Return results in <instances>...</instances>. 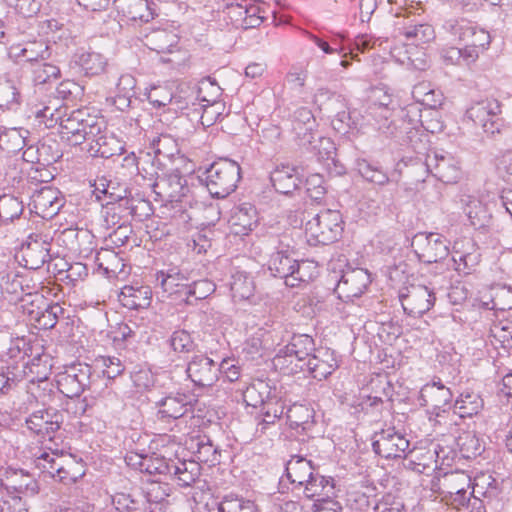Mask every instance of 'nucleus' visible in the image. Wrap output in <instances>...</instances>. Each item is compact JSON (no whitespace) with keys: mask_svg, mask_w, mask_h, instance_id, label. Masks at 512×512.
<instances>
[{"mask_svg":"<svg viewBox=\"0 0 512 512\" xmlns=\"http://www.w3.org/2000/svg\"><path fill=\"white\" fill-rule=\"evenodd\" d=\"M284 392L270 381L257 379L244 391L243 398L248 406L260 407V422L257 431L265 433L268 425L274 424L284 413L286 399Z\"/></svg>","mask_w":512,"mask_h":512,"instance_id":"nucleus-1","label":"nucleus"},{"mask_svg":"<svg viewBox=\"0 0 512 512\" xmlns=\"http://www.w3.org/2000/svg\"><path fill=\"white\" fill-rule=\"evenodd\" d=\"M48 451L42 452L35 459L36 467L51 478L65 485L75 483L85 475L84 466L77 462L70 454H65L47 447Z\"/></svg>","mask_w":512,"mask_h":512,"instance_id":"nucleus-2","label":"nucleus"},{"mask_svg":"<svg viewBox=\"0 0 512 512\" xmlns=\"http://www.w3.org/2000/svg\"><path fill=\"white\" fill-rule=\"evenodd\" d=\"M60 134L71 145H80L95 138L104 128V120L88 109H77L60 119Z\"/></svg>","mask_w":512,"mask_h":512,"instance_id":"nucleus-3","label":"nucleus"},{"mask_svg":"<svg viewBox=\"0 0 512 512\" xmlns=\"http://www.w3.org/2000/svg\"><path fill=\"white\" fill-rule=\"evenodd\" d=\"M447 29L463 45L464 63L467 65L475 63L490 46V34L466 20L451 21Z\"/></svg>","mask_w":512,"mask_h":512,"instance_id":"nucleus-4","label":"nucleus"},{"mask_svg":"<svg viewBox=\"0 0 512 512\" xmlns=\"http://www.w3.org/2000/svg\"><path fill=\"white\" fill-rule=\"evenodd\" d=\"M343 231L342 215L337 210L320 211L305 224V237L309 245H328L335 242Z\"/></svg>","mask_w":512,"mask_h":512,"instance_id":"nucleus-5","label":"nucleus"},{"mask_svg":"<svg viewBox=\"0 0 512 512\" xmlns=\"http://www.w3.org/2000/svg\"><path fill=\"white\" fill-rule=\"evenodd\" d=\"M314 340L306 334L294 335L290 342L275 355L273 365L276 369L287 373H297L305 368L306 362L315 351Z\"/></svg>","mask_w":512,"mask_h":512,"instance_id":"nucleus-6","label":"nucleus"},{"mask_svg":"<svg viewBox=\"0 0 512 512\" xmlns=\"http://www.w3.org/2000/svg\"><path fill=\"white\" fill-rule=\"evenodd\" d=\"M240 166L230 159L213 162L205 172V185L212 197L225 198L232 193L241 178Z\"/></svg>","mask_w":512,"mask_h":512,"instance_id":"nucleus-7","label":"nucleus"},{"mask_svg":"<svg viewBox=\"0 0 512 512\" xmlns=\"http://www.w3.org/2000/svg\"><path fill=\"white\" fill-rule=\"evenodd\" d=\"M411 11L408 8L396 15V36L403 37L406 45L425 48L436 39L434 27L429 23H414L410 19Z\"/></svg>","mask_w":512,"mask_h":512,"instance_id":"nucleus-8","label":"nucleus"},{"mask_svg":"<svg viewBox=\"0 0 512 512\" xmlns=\"http://www.w3.org/2000/svg\"><path fill=\"white\" fill-rule=\"evenodd\" d=\"M412 248L424 263H436L449 253L447 240L438 233H417L412 239Z\"/></svg>","mask_w":512,"mask_h":512,"instance_id":"nucleus-9","label":"nucleus"},{"mask_svg":"<svg viewBox=\"0 0 512 512\" xmlns=\"http://www.w3.org/2000/svg\"><path fill=\"white\" fill-rule=\"evenodd\" d=\"M500 103L494 98L480 100L471 105L467 110V116L475 125L480 126L489 135L500 131Z\"/></svg>","mask_w":512,"mask_h":512,"instance_id":"nucleus-10","label":"nucleus"},{"mask_svg":"<svg viewBox=\"0 0 512 512\" xmlns=\"http://www.w3.org/2000/svg\"><path fill=\"white\" fill-rule=\"evenodd\" d=\"M399 298L404 311L414 317L429 311L435 301L433 291L425 285L410 284L400 291Z\"/></svg>","mask_w":512,"mask_h":512,"instance_id":"nucleus-11","label":"nucleus"},{"mask_svg":"<svg viewBox=\"0 0 512 512\" xmlns=\"http://www.w3.org/2000/svg\"><path fill=\"white\" fill-rule=\"evenodd\" d=\"M50 246L51 243L47 236L41 234L29 235L19 252L24 267L31 270L41 268L51 259Z\"/></svg>","mask_w":512,"mask_h":512,"instance_id":"nucleus-12","label":"nucleus"},{"mask_svg":"<svg viewBox=\"0 0 512 512\" xmlns=\"http://www.w3.org/2000/svg\"><path fill=\"white\" fill-rule=\"evenodd\" d=\"M90 375L91 368L88 365H73L57 375V387L66 397H77L90 384Z\"/></svg>","mask_w":512,"mask_h":512,"instance_id":"nucleus-13","label":"nucleus"},{"mask_svg":"<svg viewBox=\"0 0 512 512\" xmlns=\"http://www.w3.org/2000/svg\"><path fill=\"white\" fill-rule=\"evenodd\" d=\"M371 282L370 274L363 268H349L343 271L335 292L339 299L351 301L360 297Z\"/></svg>","mask_w":512,"mask_h":512,"instance_id":"nucleus-14","label":"nucleus"},{"mask_svg":"<svg viewBox=\"0 0 512 512\" xmlns=\"http://www.w3.org/2000/svg\"><path fill=\"white\" fill-rule=\"evenodd\" d=\"M373 449L384 458H400L409 449V441L394 428H388L375 435Z\"/></svg>","mask_w":512,"mask_h":512,"instance_id":"nucleus-15","label":"nucleus"},{"mask_svg":"<svg viewBox=\"0 0 512 512\" xmlns=\"http://www.w3.org/2000/svg\"><path fill=\"white\" fill-rule=\"evenodd\" d=\"M186 373L191 381L201 387H211L219 377L218 365L205 355H196L189 362Z\"/></svg>","mask_w":512,"mask_h":512,"instance_id":"nucleus-16","label":"nucleus"},{"mask_svg":"<svg viewBox=\"0 0 512 512\" xmlns=\"http://www.w3.org/2000/svg\"><path fill=\"white\" fill-rule=\"evenodd\" d=\"M0 287L2 294L10 302L17 303L29 291L43 290L41 283L32 279L29 273H9L2 278Z\"/></svg>","mask_w":512,"mask_h":512,"instance_id":"nucleus-17","label":"nucleus"},{"mask_svg":"<svg viewBox=\"0 0 512 512\" xmlns=\"http://www.w3.org/2000/svg\"><path fill=\"white\" fill-rule=\"evenodd\" d=\"M31 211L42 218H52L63 205L60 192L51 186H43L35 191L29 203Z\"/></svg>","mask_w":512,"mask_h":512,"instance_id":"nucleus-18","label":"nucleus"},{"mask_svg":"<svg viewBox=\"0 0 512 512\" xmlns=\"http://www.w3.org/2000/svg\"><path fill=\"white\" fill-rule=\"evenodd\" d=\"M155 194L166 202H179L189 192L186 180L178 173L172 172L156 180L153 185Z\"/></svg>","mask_w":512,"mask_h":512,"instance_id":"nucleus-19","label":"nucleus"},{"mask_svg":"<svg viewBox=\"0 0 512 512\" xmlns=\"http://www.w3.org/2000/svg\"><path fill=\"white\" fill-rule=\"evenodd\" d=\"M258 223L256 208L250 203L235 206L228 219L230 231L235 235H247Z\"/></svg>","mask_w":512,"mask_h":512,"instance_id":"nucleus-20","label":"nucleus"},{"mask_svg":"<svg viewBox=\"0 0 512 512\" xmlns=\"http://www.w3.org/2000/svg\"><path fill=\"white\" fill-rule=\"evenodd\" d=\"M426 166L437 178L445 183H454L460 177L457 161L450 155H442L437 152L428 154Z\"/></svg>","mask_w":512,"mask_h":512,"instance_id":"nucleus-21","label":"nucleus"},{"mask_svg":"<svg viewBox=\"0 0 512 512\" xmlns=\"http://www.w3.org/2000/svg\"><path fill=\"white\" fill-rule=\"evenodd\" d=\"M61 416L49 410H40L32 413L26 420L29 430L35 434L41 435L42 438H48L52 441L53 434L60 428Z\"/></svg>","mask_w":512,"mask_h":512,"instance_id":"nucleus-22","label":"nucleus"},{"mask_svg":"<svg viewBox=\"0 0 512 512\" xmlns=\"http://www.w3.org/2000/svg\"><path fill=\"white\" fill-rule=\"evenodd\" d=\"M305 367L313 378L326 379L338 367L334 351L328 348L315 350V353L308 358Z\"/></svg>","mask_w":512,"mask_h":512,"instance_id":"nucleus-23","label":"nucleus"},{"mask_svg":"<svg viewBox=\"0 0 512 512\" xmlns=\"http://www.w3.org/2000/svg\"><path fill=\"white\" fill-rule=\"evenodd\" d=\"M9 55L16 61H25L33 67L36 63L50 56L49 47L43 41H29L24 44L12 45Z\"/></svg>","mask_w":512,"mask_h":512,"instance_id":"nucleus-24","label":"nucleus"},{"mask_svg":"<svg viewBox=\"0 0 512 512\" xmlns=\"http://www.w3.org/2000/svg\"><path fill=\"white\" fill-rule=\"evenodd\" d=\"M452 393L440 381L425 384L420 390L419 401L422 406L431 407L434 410L444 409L449 405Z\"/></svg>","mask_w":512,"mask_h":512,"instance_id":"nucleus-25","label":"nucleus"},{"mask_svg":"<svg viewBox=\"0 0 512 512\" xmlns=\"http://www.w3.org/2000/svg\"><path fill=\"white\" fill-rule=\"evenodd\" d=\"M156 281L165 294L176 296V298L184 301L188 285L187 278L177 269L171 268L167 271L157 272Z\"/></svg>","mask_w":512,"mask_h":512,"instance_id":"nucleus-26","label":"nucleus"},{"mask_svg":"<svg viewBox=\"0 0 512 512\" xmlns=\"http://www.w3.org/2000/svg\"><path fill=\"white\" fill-rule=\"evenodd\" d=\"M89 152L92 156L110 158L114 155H121L124 147L121 141L113 134L108 133L105 127L94 138H91Z\"/></svg>","mask_w":512,"mask_h":512,"instance_id":"nucleus-27","label":"nucleus"},{"mask_svg":"<svg viewBox=\"0 0 512 512\" xmlns=\"http://www.w3.org/2000/svg\"><path fill=\"white\" fill-rule=\"evenodd\" d=\"M462 203L464 212L473 227L481 229L490 224L492 214L487 203L471 195L463 197Z\"/></svg>","mask_w":512,"mask_h":512,"instance_id":"nucleus-28","label":"nucleus"},{"mask_svg":"<svg viewBox=\"0 0 512 512\" xmlns=\"http://www.w3.org/2000/svg\"><path fill=\"white\" fill-rule=\"evenodd\" d=\"M254 10V6L247 7L241 3H231L227 5L225 13L232 26L240 29H249L259 26L263 20V17L247 16V13Z\"/></svg>","mask_w":512,"mask_h":512,"instance_id":"nucleus-29","label":"nucleus"},{"mask_svg":"<svg viewBox=\"0 0 512 512\" xmlns=\"http://www.w3.org/2000/svg\"><path fill=\"white\" fill-rule=\"evenodd\" d=\"M315 472L312 462L301 456H292L286 464L287 478L298 487H303Z\"/></svg>","mask_w":512,"mask_h":512,"instance_id":"nucleus-30","label":"nucleus"},{"mask_svg":"<svg viewBox=\"0 0 512 512\" xmlns=\"http://www.w3.org/2000/svg\"><path fill=\"white\" fill-rule=\"evenodd\" d=\"M274 188L283 194H288L298 187L299 173L293 166L281 164L277 166L270 176Z\"/></svg>","mask_w":512,"mask_h":512,"instance_id":"nucleus-31","label":"nucleus"},{"mask_svg":"<svg viewBox=\"0 0 512 512\" xmlns=\"http://www.w3.org/2000/svg\"><path fill=\"white\" fill-rule=\"evenodd\" d=\"M412 97L417 103L432 110L439 108L444 101L442 91L429 81H421L415 84L412 88Z\"/></svg>","mask_w":512,"mask_h":512,"instance_id":"nucleus-32","label":"nucleus"},{"mask_svg":"<svg viewBox=\"0 0 512 512\" xmlns=\"http://www.w3.org/2000/svg\"><path fill=\"white\" fill-rule=\"evenodd\" d=\"M189 405V396L182 393L170 395L159 402L158 414L163 419H178L187 412Z\"/></svg>","mask_w":512,"mask_h":512,"instance_id":"nucleus-33","label":"nucleus"},{"mask_svg":"<svg viewBox=\"0 0 512 512\" xmlns=\"http://www.w3.org/2000/svg\"><path fill=\"white\" fill-rule=\"evenodd\" d=\"M438 482L439 490L445 497H448V494H458L471 487V477L464 471L444 473Z\"/></svg>","mask_w":512,"mask_h":512,"instance_id":"nucleus-34","label":"nucleus"},{"mask_svg":"<svg viewBox=\"0 0 512 512\" xmlns=\"http://www.w3.org/2000/svg\"><path fill=\"white\" fill-rule=\"evenodd\" d=\"M119 298L122 305L128 309L147 308L151 301V290L147 286H125L122 288Z\"/></svg>","mask_w":512,"mask_h":512,"instance_id":"nucleus-35","label":"nucleus"},{"mask_svg":"<svg viewBox=\"0 0 512 512\" xmlns=\"http://www.w3.org/2000/svg\"><path fill=\"white\" fill-rule=\"evenodd\" d=\"M302 488L307 498L331 497L336 492L334 479L320 475L318 472H315Z\"/></svg>","mask_w":512,"mask_h":512,"instance_id":"nucleus-36","label":"nucleus"},{"mask_svg":"<svg viewBox=\"0 0 512 512\" xmlns=\"http://www.w3.org/2000/svg\"><path fill=\"white\" fill-rule=\"evenodd\" d=\"M230 289L235 300H247L254 295L255 283L248 273L237 271L232 274Z\"/></svg>","mask_w":512,"mask_h":512,"instance_id":"nucleus-37","label":"nucleus"},{"mask_svg":"<svg viewBox=\"0 0 512 512\" xmlns=\"http://www.w3.org/2000/svg\"><path fill=\"white\" fill-rule=\"evenodd\" d=\"M295 261L288 252L277 251L270 256L268 269L273 276L283 278L287 286V277L293 273Z\"/></svg>","mask_w":512,"mask_h":512,"instance_id":"nucleus-38","label":"nucleus"},{"mask_svg":"<svg viewBox=\"0 0 512 512\" xmlns=\"http://www.w3.org/2000/svg\"><path fill=\"white\" fill-rule=\"evenodd\" d=\"M472 492L469 495L474 497V505L480 502V498H491L497 494L496 480L489 473L481 472L474 479H471Z\"/></svg>","mask_w":512,"mask_h":512,"instance_id":"nucleus-39","label":"nucleus"},{"mask_svg":"<svg viewBox=\"0 0 512 512\" xmlns=\"http://www.w3.org/2000/svg\"><path fill=\"white\" fill-rule=\"evenodd\" d=\"M456 445L463 458L469 459L481 454L483 443L475 431H462L456 438Z\"/></svg>","mask_w":512,"mask_h":512,"instance_id":"nucleus-40","label":"nucleus"},{"mask_svg":"<svg viewBox=\"0 0 512 512\" xmlns=\"http://www.w3.org/2000/svg\"><path fill=\"white\" fill-rule=\"evenodd\" d=\"M28 130L9 128L0 133V148L8 153L21 151L26 145Z\"/></svg>","mask_w":512,"mask_h":512,"instance_id":"nucleus-41","label":"nucleus"},{"mask_svg":"<svg viewBox=\"0 0 512 512\" xmlns=\"http://www.w3.org/2000/svg\"><path fill=\"white\" fill-rule=\"evenodd\" d=\"M74 62L86 75H99L105 70L106 59L96 52H82L75 55Z\"/></svg>","mask_w":512,"mask_h":512,"instance_id":"nucleus-42","label":"nucleus"},{"mask_svg":"<svg viewBox=\"0 0 512 512\" xmlns=\"http://www.w3.org/2000/svg\"><path fill=\"white\" fill-rule=\"evenodd\" d=\"M318 275L317 265L312 261H295L293 273L287 277L288 287H300L301 284L309 283Z\"/></svg>","mask_w":512,"mask_h":512,"instance_id":"nucleus-43","label":"nucleus"},{"mask_svg":"<svg viewBox=\"0 0 512 512\" xmlns=\"http://www.w3.org/2000/svg\"><path fill=\"white\" fill-rule=\"evenodd\" d=\"M172 474L178 484L187 487L192 485L199 476V465L194 461H178L172 465Z\"/></svg>","mask_w":512,"mask_h":512,"instance_id":"nucleus-44","label":"nucleus"},{"mask_svg":"<svg viewBox=\"0 0 512 512\" xmlns=\"http://www.w3.org/2000/svg\"><path fill=\"white\" fill-rule=\"evenodd\" d=\"M62 313L63 308L58 303H47L43 309L34 313V318L30 320V323L38 329H51L56 325L58 317Z\"/></svg>","mask_w":512,"mask_h":512,"instance_id":"nucleus-45","label":"nucleus"},{"mask_svg":"<svg viewBox=\"0 0 512 512\" xmlns=\"http://www.w3.org/2000/svg\"><path fill=\"white\" fill-rule=\"evenodd\" d=\"M392 103V94L385 86H377L370 90L369 93V110L374 115L377 110L383 112V117H389V106Z\"/></svg>","mask_w":512,"mask_h":512,"instance_id":"nucleus-46","label":"nucleus"},{"mask_svg":"<svg viewBox=\"0 0 512 512\" xmlns=\"http://www.w3.org/2000/svg\"><path fill=\"white\" fill-rule=\"evenodd\" d=\"M483 407L481 397L474 392H464L456 400L454 408L460 417H471L477 414Z\"/></svg>","mask_w":512,"mask_h":512,"instance_id":"nucleus-47","label":"nucleus"},{"mask_svg":"<svg viewBox=\"0 0 512 512\" xmlns=\"http://www.w3.org/2000/svg\"><path fill=\"white\" fill-rule=\"evenodd\" d=\"M41 290L29 291L18 301L20 309L23 314L27 316L28 320L34 318V313L39 312L47 304V300L44 297Z\"/></svg>","mask_w":512,"mask_h":512,"instance_id":"nucleus-48","label":"nucleus"},{"mask_svg":"<svg viewBox=\"0 0 512 512\" xmlns=\"http://www.w3.org/2000/svg\"><path fill=\"white\" fill-rule=\"evenodd\" d=\"M148 45L158 53L170 52L176 44V36L165 30H158L147 37Z\"/></svg>","mask_w":512,"mask_h":512,"instance_id":"nucleus-49","label":"nucleus"},{"mask_svg":"<svg viewBox=\"0 0 512 512\" xmlns=\"http://www.w3.org/2000/svg\"><path fill=\"white\" fill-rule=\"evenodd\" d=\"M215 288V284L208 279L195 281L187 285L184 301L187 304H191V297H194L196 300L205 299L215 291Z\"/></svg>","mask_w":512,"mask_h":512,"instance_id":"nucleus-50","label":"nucleus"},{"mask_svg":"<svg viewBox=\"0 0 512 512\" xmlns=\"http://www.w3.org/2000/svg\"><path fill=\"white\" fill-rule=\"evenodd\" d=\"M219 512H259V509L251 500L228 496L221 502Z\"/></svg>","mask_w":512,"mask_h":512,"instance_id":"nucleus-51","label":"nucleus"},{"mask_svg":"<svg viewBox=\"0 0 512 512\" xmlns=\"http://www.w3.org/2000/svg\"><path fill=\"white\" fill-rule=\"evenodd\" d=\"M200 122L204 127L214 125L224 114L225 104L222 101L201 104Z\"/></svg>","mask_w":512,"mask_h":512,"instance_id":"nucleus-52","label":"nucleus"},{"mask_svg":"<svg viewBox=\"0 0 512 512\" xmlns=\"http://www.w3.org/2000/svg\"><path fill=\"white\" fill-rule=\"evenodd\" d=\"M144 462V472L149 475L167 476L172 474L174 461L167 460L158 455H150Z\"/></svg>","mask_w":512,"mask_h":512,"instance_id":"nucleus-53","label":"nucleus"},{"mask_svg":"<svg viewBox=\"0 0 512 512\" xmlns=\"http://www.w3.org/2000/svg\"><path fill=\"white\" fill-rule=\"evenodd\" d=\"M23 212L22 202L17 198L4 195L0 198V219L3 222L12 221L18 218Z\"/></svg>","mask_w":512,"mask_h":512,"instance_id":"nucleus-54","label":"nucleus"},{"mask_svg":"<svg viewBox=\"0 0 512 512\" xmlns=\"http://www.w3.org/2000/svg\"><path fill=\"white\" fill-rule=\"evenodd\" d=\"M286 416L290 427L298 428L309 423L313 417V412L306 405L294 403L288 408Z\"/></svg>","mask_w":512,"mask_h":512,"instance_id":"nucleus-55","label":"nucleus"},{"mask_svg":"<svg viewBox=\"0 0 512 512\" xmlns=\"http://www.w3.org/2000/svg\"><path fill=\"white\" fill-rule=\"evenodd\" d=\"M221 96V88L216 83L215 80H212L210 77L203 78L199 84L197 89V99L205 104L207 102L220 101L219 97Z\"/></svg>","mask_w":512,"mask_h":512,"instance_id":"nucleus-56","label":"nucleus"},{"mask_svg":"<svg viewBox=\"0 0 512 512\" xmlns=\"http://www.w3.org/2000/svg\"><path fill=\"white\" fill-rule=\"evenodd\" d=\"M135 87L136 79L131 74H123L120 76L117 83V99L120 109L129 105L130 98L134 95Z\"/></svg>","mask_w":512,"mask_h":512,"instance_id":"nucleus-57","label":"nucleus"},{"mask_svg":"<svg viewBox=\"0 0 512 512\" xmlns=\"http://www.w3.org/2000/svg\"><path fill=\"white\" fill-rule=\"evenodd\" d=\"M31 72L35 84L48 83L52 79H57L60 75V69L57 66L43 61L31 67Z\"/></svg>","mask_w":512,"mask_h":512,"instance_id":"nucleus-58","label":"nucleus"},{"mask_svg":"<svg viewBox=\"0 0 512 512\" xmlns=\"http://www.w3.org/2000/svg\"><path fill=\"white\" fill-rule=\"evenodd\" d=\"M148 101L157 108L164 107L176 101L168 86H153L146 93Z\"/></svg>","mask_w":512,"mask_h":512,"instance_id":"nucleus-59","label":"nucleus"},{"mask_svg":"<svg viewBox=\"0 0 512 512\" xmlns=\"http://www.w3.org/2000/svg\"><path fill=\"white\" fill-rule=\"evenodd\" d=\"M170 346L174 352L188 354L195 348L191 335L185 330H177L170 337Z\"/></svg>","mask_w":512,"mask_h":512,"instance_id":"nucleus-60","label":"nucleus"},{"mask_svg":"<svg viewBox=\"0 0 512 512\" xmlns=\"http://www.w3.org/2000/svg\"><path fill=\"white\" fill-rule=\"evenodd\" d=\"M99 268L106 273H116L119 269L121 259L117 253L111 249H101L95 258Z\"/></svg>","mask_w":512,"mask_h":512,"instance_id":"nucleus-61","label":"nucleus"},{"mask_svg":"<svg viewBox=\"0 0 512 512\" xmlns=\"http://www.w3.org/2000/svg\"><path fill=\"white\" fill-rule=\"evenodd\" d=\"M112 503L120 512H137L144 501L142 498H135L131 494L121 492L112 497Z\"/></svg>","mask_w":512,"mask_h":512,"instance_id":"nucleus-62","label":"nucleus"},{"mask_svg":"<svg viewBox=\"0 0 512 512\" xmlns=\"http://www.w3.org/2000/svg\"><path fill=\"white\" fill-rule=\"evenodd\" d=\"M358 171L366 180L378 184L385 185L389 182V177L378 167L372 166L365 160L358 163Z\"/></svg>","mask_w":512,"mask_h":512,"instance_id":"nucleus-63","label":"nucleus"},{"mask_svg":"<svg viewBox=\"0 0 512 512\" xmlns=\"http://www.w3.org/2000/svg\"><path fill=\"white\" fill-rule=\"evenodd\" d=\"M455 270L462 274H470L475 266L479 263V254L477 253H460L455 251L453 254Z\"/></svg>","mask_w":512,"mask_h":512,"instance_id":"nucleus-64","label":"nucleus"}]
</instances>
